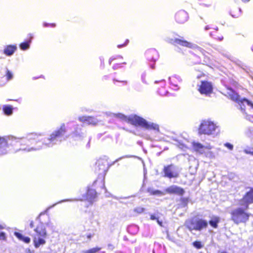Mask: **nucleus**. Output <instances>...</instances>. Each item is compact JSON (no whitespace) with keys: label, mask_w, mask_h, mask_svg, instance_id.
Returning a JSON list of instances; mask_svg holds the SVG:
<instances>
[{"label":"nucleus","mask_w":253,"mask_h":253,"mask_svg":"<svg viewBox=\"0 0 253 253\" xmlns=\"http://www.w3.org/2000/svg\"><path fill=\"white\" fill-rule=\"evenodd\" d=\"M66 129L65 124H62L60 127L54 130L49 137L42 138L41 134L31 133L26 138H18L11 136L8 137L12 144L20 143L21 147L19 150L26 152L39 150L45 147H51L54 145L61 142L66 139L65 134Z\"/></svg>","instance_id":"1"},{"label":"nucleus","mask_w":253,"mask_h":253,"mask_svg":"<svg viewBox=\"0 0 253 253\" xmlns=\"http://www.w3.org/2000/svg\"><path fill=\"white\" fill-rule=\"evenodd\" d=\"M110 115L135 126H140L147 129L159 130V126L158 125L148 123L143 118L136 115L127 117L122 113H110Z\"/></svg>","instance_id":"2"},{"label":"nucleus","mask_w":253,"mask_h":253,"mask_svg":"<svg viewBox=\"0 0 253 253\" xmlns=\"http://www.w3.org/2000/svg\"><path fill=\"white\" fill-rule=\"evenodd\" d=\"M34 231L35 232L33 236L34 245L36 248H39L41 246L45 244L47 233L44 224L41 221Z\"/></svg>","instance_id":"3"},{"label":"nucleus","mask_w":253,"mask_h":253,"mask_svg":"<svg viewBox=\"0 0 253 253\" xmlns=\"http://www.w3.org/2000/svg\"><path fill=\"white\" fill-rule=\"evenodd\" d=\"M220 130L216 124L210 120L203 121L199 128V133L208 135L216 136Z\"/></svg>","instance_id":"4"},{"label":"nucleus","mask_w":253,"mask_h":253,"mask_svg":"<svg viewBox=\"0 0 253 253\" xmlns=\"http://www.w3.org/2000/svg\"><path fill=\"white\" fill-rule=\"evenodd\" d=\"M231 219L233 222L238 225L241 223L245 224L249 219L251 214L247 212L246 209L238 207L232 210L230 212Z\"/></svg>","instance_id":"5"},{"label":"nucleus","mask_w":253,"mask_h":253,"mask_svg":"<svg viewBox=\"0 0 253 253\" xmlns=\"http://www.w3.org/2000/svg\"><path fill=\"white\" fill-rule=\"evenodd\" d=\"M185 226L190 231H201L207 228L208 221L203 218L195 217L187 220L185 222Z\"/></svg>","instance_id":"6"},{"label":"nucleus","mask_w":253,"mask_h":253,"mask_svg":"<svg viewBox=\"0 0 253 253\" xmlns=\"http://www.w3.org/2000/svg\"><path fill=\"white\" fill-rule=\"evenodd\" d=\"M227 93L231 99L239 104L242 110H244L243 107H245L246 105L253 109V103L251 101L245 98H241L234 90L230 89Z\"/></svg>","instance_id":"7"},{"label":"nucleus","mask_w":253,"mask_h":253,"mask_svg":"<svg viewBox=\"0 0 253 253\" xmlns=\"http://www.w3.org/2000/svg\"><path fill=\"white\" fill-rule=\"evenodd\" d=\"M163 171L164 173V176L169 178H177L179 174L178 168L173 165L165 166Z\"/></svg>","instance_id":"8"},{"label":"nucleus","mask_w":253,"mask_h":253,"mask_svg":"<svg viewBox=\"0 0 253 253\" xmlns=\"http://www.w3.org/2000/svg\"><path fill=\"white\" fill-rule=\"evenodd\" d=\"M108 169V163L104 159L98 160L95 164V170L99 173H105Z\"/></svg>","instance_id":"9"},{"label":"nucleus","mask_w":253,"mask_h":253,"mask_svg":"<svg viewBox=\"0 0 253 253\" xmlns=\"http://www.w3.org/2000/svg\"><path fill=\"white\" fill-rule=\"evenodd\" d=\"M96 182V181H94L92 184V185L91 186V187H88V189L85 197V199L91 204L93 203L97 196L96 191L93 188V187H94Z\"/></svg>","instance_id":"10"},{"label":"nucleus","mask_w":253,"mask_h":253,"mask_svg":"<svg viewBox=\"0 0 253 253\" xmlns=\"http://www.w3.org/2000/svg\"><path fill=\"white\" fill-rule=\"evenodd\" d=\"M199 90L201 94H208L212 90V86L211 83L207 81H202L199 87Z\"/></svg>","instance_id":"11"},{"label":"nucleus","mask_w":253,"mask_h":253,"mask_svg":"<svg viewBox=\"0 0 253 253\" xmlns=\"http://www.w3.org/2000/svg\"><path fill=\"white\" fill-rule=\"evenodd\" d=\"M253 203V188L250 189V191L247 192L241 201V205H246V209L248 208V205Z\"/></svg>","instance_id":"12"},{"label":"nucleus","mask_w":253,"mask_h":253,"mask_svg":"<svg viewBox=\"0 0 253 253\" xmlns=\"http://www.w3.org/2000/svg\"><path fill=\"white\" fill-rule=\"evenodd\" d=\"M169 42L171 43H172L174 45L178 44L183 46H185L190 48H195L196 47V45L193 44V43L189 42L185 40H183L182 39H171L169 40Z\"/></svg>","instance_id":"13"},{"label":"nucleus","mask_w":253,"mask_h":253,"mask_svg":"<svg viewBox=\"0 0 253 253\" xmlns=\"http://www.w3.org/2000/svg\"><path fill=\"white\" fill-rule=\"evenodd\" d=\"M193 147L196 152L201 154L205 153V149L210 150L212 148V147L210 145L204 146L200 143L195 142L193 143Z\"/></svg>","instance_id":"14"},{"label":"nucleus","mask_w":253,"mask_h":253,"mask_svg":"<svg viewBox=\"0 0 253 253\" xmlns=\"http://www.w3.org/2000/svg\"><path fill=\"white\" fill-rule=\"evenodd\" d=\"M166 192L169 194H174L182 196L184 193V190L181 187L176 185H172L166 189Z\"/></svg>","instance_id":"15"},{"label":"nucleus","mask_w":253,"mask_h":253,"mask_svg":"<svg viewBox=\"0 0 253 253\" xmlns=\"http://www.w3.org/2000/svg\"><path fill=\"white\" fill-rule=\"evenodd\" d=\"M79 120L86 125H96L98 121L96 118L90 116H82L79 118Z\"/></svg>","instance_id":"16"},{"label":"nucleus","mask_w":253,"mask_h":253,"mask_svg":"<svg viewBox=\"0 0 253 253\" xmlns=\"http://www.w3.org/2000/svg\"><path fill=\"white\" fill-rule=\"evenodd\" d=\"M188 19V13L184 10H180L176 13L175 20L179 23H184Z\"/></svg>","instance_id":"17"},{"label":"nucleus","mask_w":253,"mask_h":253,"mask_svg":"<svg viewBox=\"0 0 253 253\" xmlns=\"http://www.w3.org/2000/svg\"><path fill=\"white\" fill-rule=\"evenodd\" d=\"M7 143L5 138L0 137V156L7 153L8 151Z\"/></svg>","instance_id":"18"},{"label":"nucleus","mask_w":253,"mask_h":253,"mask_svg":"<svg viewBox=\"0 0 253 253\" xmlns=\"http://www.w3.org/2000/svg\"><path fill=\"white\" fill-rule=\"evenodd\" d=\"M169 82L173 86L176 87L174 89L177 90L179 89V87L177 83H180L182 82V79L181 77L177 75H174L171 77L169 78Z\"/></svg>","instance_id":"19"},{"label":"nucleus","mask_w":253,"mask_h":253,"mask_svg":"<svg viewBox=\"0 0 253 253\" xmlns=\"http://www.w3.org/2000/svg\"><path fill=\"white\" fill-rule=\"evenodd\" d=\"M17 48L16 45H8L4 48L3 53L6 55L10 56L13 54Z\"/></svg>","instance_id":"20"},{"label":"nucleus","mask_w":253,"mask_h":253,"mask_svg":"<svg viewBox=\"0 0 253 253\" xmlns=\"http://www.w3.org/2000/svg\"><path fill=\"white\" fill-rule=\"evenodd\" d=\"M220 221V217L217 216H212L211 217V220L208 223L214 228H216L218 227V223Z\"/></svg>","instance_id":"21"},{"label":"nucleus","mask_w":253,"mask_h":253,"mask_svg":"<svg viewBox=\"0 0 253 253\" xmlns=\"http://www.w3.org/2000/svg\"><path fill=\"white\" fill-rule=\"evenodd\" d=\"M78 127L79 125L75 126V130L73 133V136L80 139L84 137V133L81 132V129Z\"/></svg>","instance_id":"22"},{"label":"nucleus","mask_w":253,"mask_h":253,"mask_svg":"<svg viewBox=\"0 0 253 253\" xmlns=\"http://www.w3.org/2000/svg\"><path fill=\"white\" fill-rule=\"evenodd\" d=\"M29 36L30 40L29 41H27L25 42H23L20 44L19 47L21 50H25L29 48L32 39L33 38L32 34H29Z\"/></svg>","instance_id":"23"},{"label":"nucleus","mask_w":253,"mask_h":253,"mask_svg":"<svg viewBox=\"0 0 253 253\" xmlns=\"http://www.w3.org/2000/svg\"><path fill=\"white\" fill-rule=\"evenodd\" d=\"M14 235L18 239L25 243H29L31 241V239L29 237L24 236L20 233L15 232Z\"/></svg>","instance_id":"24"},{"label":"nucleus","mask_w":253,"mask_h":253,"mask_svg":"<svg viewBox=\"0 0 253 253\" xmlns=\"http://www.w3.org/2000/svg\"><path fill=\"white\" fill-rule=\"evenodd\" d=\"M241 9L240 8H235L230 11L231 15L234 18H237L241 15Z\"/></svg>","instance_id":"25"},{"label":"nucleus","mask_w":253,"mask_h":253,"mask_svg":"<svg viewBox=\"0 0 253 253\" xmlns=\"http://www.w3.org/2000/svg\"><path fill=\"white\" fill-rule=\"evenodd\" d=\"M71 200H62V201H60L59 202H58V203H55V204L53 205L52 206H50L45 211H43V212H42L40 213V214L39 215V216L37 217V220H39L40 219V216L44 214H45L48 210H49L50 209L53 208L54 206H55L56 205L59 204V203H61L62 202H66V201H71Z\"/></svg>","instance_id":"26"},{"label":"nucleus","mask_w":253,"mask_h":253,"mask_svg":"<svg viewBox=\"0 0 253 253\" xmlns=\"http://www.w3.org/2000/svg\"><path fill=\"white\" fill-rule=\"evenodd\" d=\"M4 114L6 115H10L12 114L13 108L11 106L5 105L3 107Z\"/></svg>","instance_id":"27"},{"label":"nucleus","mask_w":253,"mask_h":253,"mask_svg":"<svg viewBox=\"0 0 253 253\" xmlns=\"http://www.w3.org/2000/svg\"><path fill=\"white\" fill-rule=\"evenodd\" d=\"M193 246L197 249H201L203 247V245L200 241H196L193 243Z\"/></svg>","instance_id":"28"},{"label":"nucleus","mask_w":253,"mask_h":253,"mask_svg":"<svg viewBox=\"0 0 253 253\" xmlns=\"http://www.w3.org/2000/svg\"><path fill=\"white\" fill-rule=\"evenodd\" d=\"M148 191L151 194V195H164L163 193L160 190H153L152 189H149Z\"/></svg>","instance_id":"29"},{"label":"nucleus","mask_w":253,"mask_h":253,"mask_svg":"<svg viewBox=\"0 0 253 253\" xmlns=\"http://www.w3.org/2000/svg\"><path fill=\"white\" fill-rule=\"evenodd\" d=\"M244 152L246 154H250L253 156V147H247L244 150Z\"/></svg>","instance_id":"30"},{"label":"nucleus","mask_w":253,"mask_h":253,"mask_svg":"<svg viewBox=\"0 0 253 253\" xmlns=\"http://www.w3.org/2000/svg\"><path fill=\"white\" fill-rule=\"evenodd\" d=\"M101 249L99 248H94L90 250L85 251L84 253H96L98 252Z\"/></svg>","instance_id":"31"},{"label":"nucleus","mask_w":253,"mask_h":253,"mask_svg":"<svg viewBox=\"0 0 253 253\" xmlns=\"http://www.w3.org/2000/svg\"><path fill=\"white\" fill-rule=\"evenodd\" d=\"M6 77L8 81H9L13 78V74L12 72L10 71L8 69H6Z\"/></svg>","instance_id":"32"},{"label":"nucleus","mask_w":253,"mask_h":253,"mask_svg":"<svg viewBox=\"0 0 253 253\" xmlns=\"http://www.w3.org/2000/svg\"><path fill=\"white\" fill-rule=\"evenodd\" d=\"M134 211L138 213H141L144 211V209L142 207H137L134 209Z\"/></svg>","instance_id":"33"},{"label":"nucleus","mask_w":253,"mask_h":253,"mask_svg":"<svg viewBox=\"0 0 253 253\" xmlns=\"http://www.w3.org/2000/svg\"><path fill=\"white\" fill-rule=\"evenodd\" d=\"M224 145L228 149H229L230 150H232L233 149V145L232 144H231V143H225Z\"/></svg>","instance_id":"34"},{"label":"nucleus","mask_w":253,"mask_h":253,"mask_svg":"<svg viewBox=\"0 0 253 253\" xmlns=\"http://www.w3.org/2000/svg\"><path fill=\"white\" fill-rule=\"evenodd\" d=\"M49 25L51 26L52 27H54L55 26V24L54 23H51V24H49V23H43V26L44 27H48Z\"/></svg>","instance_id":"35"},{"label":"nucleus","mask_w":253,"mask_h":253,"mask_svg":"<svg viewBox=\"0 0 253 253\" xmlns=\"http://www.w3.org/2000/svg\"><path fill=\"white\" fill-rule=\"evenodd\" d=\"M235 63L238 65L239 66L241 67V68H243V66H244V65L242 63L241 61H239V60H237L236 61H235Z\"/></svg>","instance_id":"36"},{"label":"nucleus","mask_w":253,"mask_h":253,"mask_svg":"<svg viewBox=\"0 0 253 253\" xmlns=\"http://www.w3.org/2000/svg\"><path fill=\"white\" fill-rule=\"evenodd\" d=\"M0 239L1 240H5V235L4 232H0Z\"/></svg>","instance_id":"37"},{"label":"nucleus","mask_w":253,"mask_h":253,"mask_svg":"<svg viewBox=\"0 0 253 253\" xmlns=\"http://www.w3.org/2000/svg\"><path fill=\"white\" fill-rule=\"evenodd\" d=\"M158 218H159V217H158L157 216H156L155 214H151L150 216V219L153 220H157Z\"/></svg>","instance_id":"38"},{"label":"nucleus","mask_w":253,"mask_h":253,"mask_svg":"<svg viewBox=\"0 0 253 253\" xmlns=\"http://www.w3.org/2000/svg\"><path fill=\"white\" fill-rule=\"evenodd\" d=\"M128 40H127L126 41V43H125L123 44H119V45H118L117 47H118V48H121V47H124V46H126V45L127 44V43H128Z\"/></svg>","instance_id":"39"},{"label":"nucleus","mask_w":253,"mask_h":253,"mask_svg":"<svg viewBox=\"0 0 253 253\" xmlns=\"http://www.w3.org/2000/svg\"><path fill=\"white\" fill-rule=\"evenodd\" d=\"M157 222L160 226H163V222L159 220V218L157 219Z\"/></svg>","instance_id":"40"},{"label":"nucleus","mask_w":253,"mask_h":253,"mask_svg":"<svg viewBox=\"0 0 253 253\" xmlns=\"http://www.w3.org/2000/svg\"><path fill=\"white\" fill-rule=\"evenodd\" d=\"M204 74L202 73H200L199 74H198L197 75H196V77L197 79H200L201 78V77Z\"/></svg>","instance_id":"41"},{"label":"nucleus","mask_w":253,"mask_h":253,"mask_svg":"<svg viewBox=\"0 0 253 253\" xmlns=\"http://www.w3.org/2000/svg\"><path fill=\"white\" fill-rule=\"evenodd\" d=\"M113 81L114 82L116 81V82H122V83L125 84H127V81H118V80H117L116 79H114Z\"/></svg>","instance_id":"42"},{"label":"nucleus","mask_w":253,"mask_h":253,"mask_svg":"<svg viewBox=\"0 0 253 253\" xmlns=\"http://www.w3.org/2000/svg\"><path fill=\"white\" fill-rule=\"evenodd\" d=\"M108 248L111 250H113L114 248V247L111 244H109L108 245Z\"/></svg>","instance_id":"43"},{"label":"nucleus","mask_w":253,"mask_h":253,"mask_svg":"<svg viewBox=\"0 0 253 253\" xmlns=\"http://www.w3.org/2000/svg\"><path fill=\"white\" fill-rule=\"evenodd\" d=\"M197 49L198 50H199L200 52H202V54H204V52H205V50L202 49L201 48L199 47H197Z\"/></svg>","instance_id":"44"},{"label":"nucleus","mask_w":253,"mask_h":253,"mask_svg":"<svg viewBox=\"0 0 253 253\" xmlns=\"http://www.w3.org/2000/svg\"><path fill=\"white\" fill-rule=\"evenodd\" d=\"M128 157H130L129 156H124L123 157H121L119 159H118L117 160H116V162H118L120 160L122 159V158H128Z\"/></svg>","instance_id":"45"},{"label":"nucleus","mask_w":253,"mask_h":253,"mask_svg":"<svg viewBox=\"0 0 253 253\" xmlns=\"http://www.w3.org/2000/svg\"><path fill=\"white\" fill-rule=\"evenodd\" d=\"M179 143V147L180 148H183L184 147H185V145L182 144V143Z\"/></svg>","instance_id":"46"},{"label":"nucleus","mask_w":253,"mask_h":253,"mask_svg":"<svg viewBox=\"0 0 253 253\" xmlns=\"http://www.w3.org/2000/svg\"><path fill=\"white\" fill-rule=\"evenodd\" d=\"M145 77V75H143L142 76V82L143 83H146V82H145V79H144Z\"/></svg>","instance_id":"47"},{"label":"nucleus","mask_w":253,"mask_h":253,"mask_svg":"<svg viewBox=\"0 0 253 253\" xmlns=\"http://www.w3.org/2000/svg\"><path fill=\"white\" fill-rule=\"evenodd\" d=\"M30 226L31 228H34V222L33 221H32L31 222H30Z\"/></svg>","instance_id":"48"},{"label":"nucleus","mask_w":253,"mask_h":253,"mask_svg":"<svg viewBox=\"0 0 253 253\" xmlns=\"http://www.w3.org/2000/svg\"><path fill=\"white\" fill-rule=\"evenodd\" d=\"M92 237V235L91 234H88L87 235V237L88 239H90Z\"/></svg>","instance_id":"49"},{"label":"nucleus","mask_w":253,"mask_h":253,"mask_svg":"<svg viewBox=\"0 0 253 253\" xmlns=\"http://www.w3.org/2000/svg\"><path fill=\"white\" fill-rule=\"evenodd\" d=\"M210 29H211V28L209 27V26H207L205 28V30H206V31L208 30H209Z\"/></svg>","instance_id":"50"},{"label":"nucleus","mask_w":253,"mask_h":253,"mask_svg":"<svg viewBox=\"0 0 253 253\" xmlns=\"http://www.w3.org/2000/svg\"><path fill=\"white\" fill-rule=\"evenodd\" d=\"M215 39H218V40L219 41H222L223 39V37H218V38H215Z\"/></svg>","instance_id":"51"},{"label":"nucleus","mask_w":253,"mask_h":253,"mask_svg":"<svg viewBox=\"0 0 253 253\" xmlns=\"http://www.w3.org/2000/svg\"><path fill=\"white\" fill-rule=\"evenodd\" d=\"M114 59L113 58H112V57L110 58V59H109V63H110V64H111V62L113 61L114 60Z\"/></svg>","instance_id":"52"},{"label":"nucleus","mask_w":253,"mask_h":253,"mask_svg":"<svg viewBox=\"0 0 253 253\" xmlns=\"http://www.w3.org/2000/svg\"><path fill=\"white\" fill-rule=\"evenodd\" d=\"M51 224V223L50 222H48L47 223H46V225L47 226H50Z\"/></svg>","instance_id":"53"},{"label":"nucleus","mask_w":253,"mask_h":253,"mask_svg":"<svg viewBox=\"0 0 253 253\" xmlns=\"http://www.w3.org/2000/svg\"><path fill=\"white\" fill-rule=\"evenodd\" d=\"M117 66L118 65L114 66L113 68L114 70H116L117 68Z\"/></svg>","instance_id":"54"},{"label":"nucleus","mask_w":253,"mask_h":253,"mask_svg":"<svg viewBox=\"0 0 253 253\" xmlns=\"http://www.w3.org/2000/svg\"><path fill=\"white\" fill-rule=\"evenodd\" d=\"M210 36H211V37H213V35L212 34V33L211 32V33H210Z\"/></svg>","instance_id":"55"},{"label":"nucleus","mask_w":253,"mask_h":253,"mask_svg":"<svg viewBox=\"0 0 253 253\" xmlns=\"http://www.w3.org/2000/svg\"><path fill=\"white\" fill-rule=\"evenodd\" d=\"M215 30H216V31H217V30H218V28H217V27H216V28L215 29Z\"/></svg>","instance_id":"56"},{"label":"nucleus","mask_w":253,"mask_h":253,"mask_svg":"<svg viewBox=\"0 0 253 253\" xmlns=\"http://www.w3.org/2000/svg\"><path fill=\"white\" fill-rule=\"evenodd\" d=\"M252 51H253V47L252 48Z\"/></svg>","instance_id":"57"}]
</instances>
